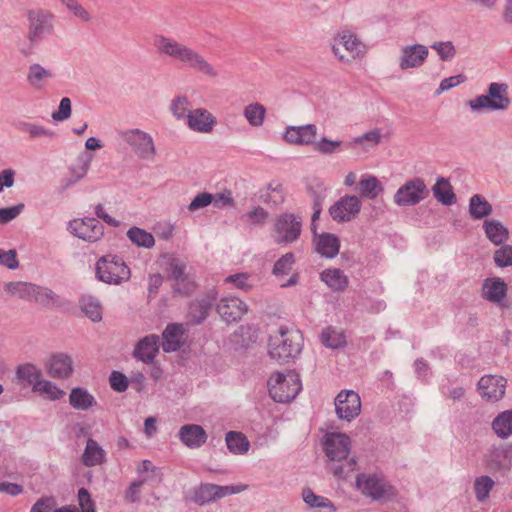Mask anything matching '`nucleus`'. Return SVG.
I'll list each match as a JSON object with an SVG mask.
<instances>
[{
  "label": "nucleus",
  "mask_w": 512,
  "mask_h": 512,
  "mask_svg": "<svg viewBox=\"0 0 512 512\" xmlns=\"http://www.w3.org/2000/svg\"><path fill=\"white\" fill-rule=\"evenodd\" d=\"M162 349L166 353L178 351L184 344V328L182 324H168L162 333Z\"/></svg>",
  "instance_id": "bb28decb"
},
{
  "label": "nucleus",
  "mask_w": 512,
  "mask_h": 512,
  "mask_svg": "<svg viewBox=\"0 0 512 512\" xmlns=\"http://www.w3.org/2000/svg\"><path fill=\"white\" fill-rule=\"evenodd\" d=\"M159 336L151 334L145 336L136 345L133 355L144 363H152L159 351Z\"/></svg>",
  "instance_id": "cd10ccee"
},
{
  "label": "nucleus",
  "mask_w": 512,
  "mask_h": 512,
  "mask_svg": "<svg viewBox=\"0 0 512 512\" xmlns=\"http://www.w3.org/2000/svg\"><path fill=\"white\" fill-rule=\"evenodd\" d=\"M189 105V100L186 96H177L172 100L170 110L177 119H187V114L190 111Z\"/></svg>",
  "instance_id": "052dcab7"
},
{
  "label": "nucleus",
  "mask_w": 512,
  "mask_h": 512,
  "mask_svg": "<svg viewBox=\"0 0 512 512\" xmlns=\"http://www.w3.org/2000/svg\"><path fill=\"white\" fill-rule=\"evenodd\" d=\"M154 45L161 54L169 56L186 67L209 78L218 77V71L196 50L165 36L155 37Z\"/></svg>",
  "instance_id": "f257e3e1"
},
{
  "label": "nucleus",
  "mask_w": 512,
  "mask_h": 512,
  "mask_svg": "<svg viewBox=\"0 0 512 512\" xmlns=\"http://www.w3.org/2000/svg\"><path fill=\"white\" fill-rule=\"evenodd\" d=\"M80 307L85 315L93 322H98L102 319L101 305L95 297L91 295L82 296L80 299Z\"/></svg>",
  "instance_id": "de8ad7c7"
},
{
  "label": "nucleus",
  "mask_w": 512,
  "mask_h": 512,
  "mask_svg": "<svg viewBox=\"0 0 512 512\" xmlns=\"http://www.w3.org/2000/svg\"><path fill=\"white\" fill-rule=\"evenodd\" d=\"M33 392L45 395L49 400L55 401L64 397L65 392L55 383L41 379L32 387Z\"/></svg>",
  "instance_id": "8fccbe9b"
},
{
  "label": "nucleus",
  "mask_w": 512,
  "mask_h": 512,
  "mask_svg": "<svg viewBox=\"0 0 512 512\" xmlns=\"http://www.w3.org/2000/svg\"><path fill=\"white\" fill-rule=\"evenodd\" d=\"M18 129L27 134L31 139L37 138H54L56 136L55 132L36 123L32 122H20L18 124Z\"/></svg>",
  "instance_id": "09e8293b"
},
{
  "label": "nucleus",
  "mask_w": 512,
  "mask_h": 512,
  "mask_svg": "<svg viewBox=\"0 0 512 512\" xmlns=\"http://www.w3.org/2000/svg\"><path fill=\"white\" fill-rule=\"evenodd\" d=\"M52 76L51 72L39 64H33L29 67L27 80L35 88H40L42 82Z\"/></svg>",
  "instance_id": "6e6d98bb"
},
{
  "label": "nucleus",
  "mask_w": 512,
  "mask_h": 512,
  "mask_svg": "<svg viewBox=\"0 0 512 512\" xmlns=\"http://www.w3.org/2000/svg\"><path fill=\"white\" fill-rule=\"evenodd\" d=\"M434 197L445 206H450L455 203L456 196L449 181L443 177L437 179L432 187Z\"/></svg>",
  "instance_id": "4c0bfd02"
},
{
  "label": "nucleus",
  "mask_w": 512,
  "mask_h": 512,
  "mask_svg": "<svg viewBox=\"0 0 512 512\" xmlns=\"http://www.w3.org/2000/svg\"><path fill=\"white\" fill-rule=\"evenodd\" d=\"M179 439L190 449L200 448L207 441V433L197 424L183 425L178 432Z\"/></svg>",
  "instance_id": "a878e982"
},
{
  "label": "nucleus",
  "mask_w": 512,
  "mask_h": 512,
  "mask_svg": "<svg viewBox=\"0 0 512 512\" xmlns=\"http://www.w3.org/2000/svg\"><path fill=\"white\" fill-rule=\"evenodd\" d=\"M382 139L381 129L374 128L363 135L355 137L350 143L349 146L359 145L362 147V150L367 152L370 149L377 147Z\"/></svg>",
  "instance_id": "37998d69"
},
{
  "label": "nucleus",
  "mask_w": 512,
  "mask_h": 512,
  "mask_svg": "<svg viewBox=\"0 0 512 512\" xmlns=\"http://www.w3.org/2000/svg\"><path fill=\"white\" fill-rule=\"evenodd\" d=\"M96 400L87 389L73 388L69 395V404L76 410L86 411L96 405Z\"/></svg>",
  "instance_id": "2f4dec72"
},
{
  "label": "nucleus",
  "mask_w": 512,
  "mask_h": 512,
  "mask_svg": "<svg viewBox=\"0 0 512 512\" xmlns=\"http://www.w3.org/2000/svg\"><path fill=\"white\" fill-rule=\"evenodd\" d=\"M321 343L331 349H339L346 346V336L343 330L335 327H327L320 334Z\"/></svg>",
  "instance_id": "c9c22d12"
},
{
  "label": "nucleus",
  "mask_w": 512,
  "mask_h": 512,
  "mask_svg": "<svg viewBox=\"0 0 512 512\" xmlns=\"http://www.w3.org/2000/svg\"><path fill=\"white\" fill-rule=\"evenodd\" d=\"M92 161V156L89 154H82L78 157L77 165H74L70 168L69 173L72 174L76 180L80 181L83 179L90 167Z\"/></svg>",
  "instance_id": "bf43d9fd"
},
{
  "label": "nucleus",
  "mask_w": 512,
  "mask_h": 512,
  "mask_svg": "<svg viewBox=\"0 0 512 512\" xmlns=\"http://www.w3.org/2000/svg\"><path fill=\"white\" fill-rule=\"evenodd\" d=\"M428 56L429 49L423 44L403 45L399 49L398 66L402 71L417 69L424 65Z\"/></svg>",
  "instance_id": "f8f14e48"
},
{
  "label": "nucleus",
  "mask_w": 512,
  "mask_h": 512,
  "mask_svg": "<svg viewBox=\"0 0 512 512\" xmlns=\"http://www.w3.org/2000/svg\"><path fill=\"white\" fill-rule=\"evenodd\" d=\"M278 244L291 243L298 239L301 232V222L294 214L285 213L278 217L275 223Z\"/></svg>",
  "instance_id": "dca6fc26"
},
{
  "label": "nucleus",
  "mask_w": 512,
  "mask_h": 512,
  "mask_svg": "<svg viewBox=\"0 0 512 512\" xmlns=\"http://www.w3.org/2000/svg\"><path fill=\"white\" fill-rule=\"evenodd\" d=\"M510 104L508 84L498 82L489 84L487 94L479 95L467 103L474 112H481L483 110L504 111Z\"/></svg>",
  "instance_id": "39448f33"
},
{
  "label": "nucleus",
  "mask_w": 512,
  "mask_h": 512,
  "mask_svg": "<svg viewBox=\"0 0 512 512\" xmlns=\"http://www.w3.org/2000/svg\"><path fill=\"white\" fill-rule=\"evenodd\" d=\"M320 276L321 280L333 291H344L348 287L349 279L341 269H326Z\"/></svg>",
  "instance_id": "473e14b6"
},
{
  "label": "nucleus",
  "mask_w": 512,
  "mask_h": 512,
  "mask_svg": "<svg viewBox=\"0 0 512 512\" xmlns=\"http://www.w3.org/2000/svg\"><path fill=\"white\" fill-rule=\"evenodd\" d=\"M493 212L492 205L480 194L473 195L469 200V214L472 219L479 220L488 217Z\"/></svg>",
  "instance_id": "e433bc0d"
},
{
  "label": "nucleus",
  "mask_w": 512,
  "mask_h": 512,
  "mask_svg": "<svg viewBox=\"0 0 512 512\" xmlns=\"http://www.w3.org/2000/svg\"><path fill=\"white\" fill-rule=\"evenodd\" d=\"M105 459V450L99 445V443L96 440L88 438L86 442V447L81 458L84 466L93 467L101 465L105 462Z\"/></svg>",
  "instance_id": "7c9ffc66"
},
{
  "label": "nucleus",
  "mask_w": 512,
  "mask_h": 512,
  "mask_svg": "<svg viewBox=\"0 0 512 512\" xmlns=\"http://www.w3.org/2000/svg\"><path fill=\"white\" fill-rule=\"evenodd\" d=\"M187 125L192 131L210 133L216 125V118L208 110L198 108L187 114Z\"/></svg>",
  "instance_id": "5701e85b"
},
{
  "label": "nucleus",
  "mask_w": 512,
  "mask_h": 512,
  "mask_svg": "<svg viewBox=\"0 0 512 512\" xmlns=\"http://www.w3.org/2000/svg\"><path fill=\"white\" fill-rule=\"evenodd\" d=\"M335 412L339 419L351 422L361 411V399L353 390H344L335 398Z\"/></svg>",
  "instance_id": "ddd939ff"
},
{
  "label": "nucleus",
  "mask_w": 512,
  "mask_h": 512,
  "mask_svg": "<svg viewBox=\"0 0 512 512\" xmlns=\"http://www.w3.org/2000/svg\"><path fill=\"white\" fill-rule=\"evenodd\" d=\"M356 485L363 495L373 501H390L397 495L395 487L383 475L376 473L359 474Z\"/></svg>",
  "instance_id": "0eeeda50"
},
{
  "label": "nucleus",
  "mask_w": 512,
  "mask_h": 512,
  "mask_svg": "<svg viewBox=\"0 0 512 512\" xmlns=\"http://www.w3.org/2000/svg\"><path fill=\"white\" fill-rule=\"evenodd\" d=\"M317 136V127L314 124L302 126H288L283 134L284 140L292 145L313 144Z\"/></svg>",
  "instance_id": "412c9836"
},
{
  "label": "nucleus",
  "mask_w": 512,
  "mask_h": 512,
  "mask_svg": "<svg viewBox=\"0 0 512 512\" xmlns=\"http://www.w3.org/2000/svg\"><path fill=\"white\" fill-rule=\"evenodd\" d=\"M429 195L422 178L415 177L406 181L394 194V203L399 207H411L419 204Z\"/></svg>",
  "instance_id": "9d476101"
},
{
  "label": "nucleus",
  "mask_w": 512,
  "mask_h": 512,
  "mask_svg": "<svg viewBox=\"0 0 512 512\" xmlns=\"http://www.w3.org/2000/svg\"><path fill=\"white\" fill-rule=\"evenodd\" d=\"M247 309L246 303L234 296L222 298L216 306L218 314L227 323L240 320L247 312Z\"/></svg>",
  "instance_id": "aec40b11"
},
{
  "label": "nucleus",
  "mask_w": 512,
  "mask_h": 512,
  "mask_svg": "<svg viewBox=\"0 0 512 512\" xmlns=\"http://www.w3.org/2000/svg\"><path fill=\"white\" fill-rule=\"evenodd\" d=\"M56 506L57 503L54 497L44 496L32 505L30 512H53Z\"/></svg>",
  "instance_id": "774afa93"
},
{
  "label": "nucleus",
  "mask_w": 512,
  "mask_h": 512,
  "mask_svg": "<svg viewBox=\"0 0 512 512\" xmlns=\"http://www.w3.org/2000/svg\"><path fill=\"white\" fill-rule=\"evenodd\" d=\"M228 450L235 455H243L248 452L250 443L247 437L237 431H229L225 436Z\"/></svg>",
  "instance_id": "ea45409f"
},
{
  "label": "nucleus",
  "mask_w": 512,
  "mask_h": 512,
  "mask_svg": "<svg viewBox=\"0 0 512 512\" xmlns=\"http://www.w3.org/2000/svg\"><path fill=\"white\" fill-rule=\"evenodd\" d=\"M340 249L339 238L331 233H323L317 240L316 250L326 258H334Z\"/></svg>",
  "instance_id": "f704fd0d"
},
{
  "label": "nucleus",
  "mask_w": 512,
  "mask_h": 512,
  "mask_svg": "<svg viewBox=\"0 0 512 512\" xmlns=\"http://www.w3.org/2000/svg\"><path fill=\"white\" fill-rule=\"evenodd\" d=\"M18 379L25 381L28 385L35 386V383L41 380V370L33 364H24L18 367L16 371Z\"/></svg>",
  "instance_id": "864d4df0"
},
{
  "label": "nucleus",
  "mask_w": 512,
  "mask_h": 512,
  "mask_svg": "<svg viewBox=\"0 0 512 512\" xmlns=\"http://www.w3.org/2000/svg\"><path fill=\"white\" fill-rule=\"evenodd\" d=\"M304 502L311 508H326L330 512L335 511L334 504L326 497L316 495L310 488H306L302 492Z\"/></svg>",
  "instance_id": "603ef678"
},
{
  "label": "nucleus",
  "mask_w": 512,
  "mask_h": 512,
  "mask_svg": "<svg viewBox=\"0 0 512 512\" xmlns=\"http://www.w3.org/2000/svg\"><path fill=\"white\" fill-rule=\"evenodd\" d=\"M214 200L213 194L208 192H202L197 194L194 199L188 205L190 212H195L199 209L205 208L210 205Z\"/></svg>",
  "instance_id": "338daca9"
},
{
  "label": "nucleus",
  "mask_w": 512,
  "mask_h": 512,
  "mask_svg": "<svg viewBox=\"0 0 512 512\" xmlns=\"http://www.w3.org/2000/svg\"><path fill=\"white\" fill-rule=\"evenodd\" d=\"M294 254L293 253H286L283 256H281L273 267V274L275 276H281V275H287L293 267L294 264Z\"/></svg>",
  "instance_id": "680f3d73"
},
{
  "label": "nucleus",
  "mask_w": 512,
  "mask_h": 512,
  "mask_svg": "<svg viewBox=\"0 0 512 512\" xmlns=\"http://www.w3.org/2000/svg\"><path fill=\"white\" fill-rule=\"evenodd\" d=\"M493 260L497 267L505 268L512 266V245L502 244L493 254Z\"/></svg>",
  "instance_id": "4d7b16f0"
},
{
  "label": "nucleus",
  "mask_w": 512,
  "mask_h": 512,
  "mask_svg": "<svg viewBox=\"0 0 512 512\" xmlns=\"http://www.w3.org/2000/svg\"><path fill=\"white\" fill-rule=\"evenodd\" d=\"M35 287L36 284L17 281L6 283L4 289L11 296H17L20 299L32 302Z\"/></svg>",
  "instance_id": "79ce46f5"
},
{
  "label": "nucleus",
  "mask_w": 512,
  "mask_h": 512,
  "mask_svg": "<svg viewBox=\"0 0 512 512\" xmlns=\"http://www.w3.org/2000/svg\"><path fill=\"white\" fill-rule=\"evenodd\" d=\"M156 472V467L150 460H143L136 467V473L138 475L137 480L130 483V502H135L139 499L137 494V488L142 486L147 481L151 480Z\"/></svg>",
  "instance_id": "c85d7f7f"
},
{
  "label": "nucleus",
  "mask_w": 512,
  "mask_h": 512,
  "mask_svg": "<svg viewBox=\"0 0 512 512\" xmlns=\"http://www.w3.org/2000/svg\"><path fill=\"white\" fill-rule=\"evenodd\" d=\"M187 500L193 502L199 506H203L210 502H214V486L211 483H202L199 486L193 488L190 491V495L187 496Z\"/></svg>",
  "instance_id": "58836bf2"
},
{
  "label": "nucleus",
  "mask_w": 512,
  "mask_h": 512,
  "mask_svg": "<svg viewBox=\"0 0 512 512\" xmlns=\"http://www.w3.org/2000/svg\"><path fill=\"white\" fill-rule=\"evenodd\" d=\"M217 295V291L212 288L207 291L206 294L196 298L190 303L188 315L193 324H200L208 317L217 299Z\"/></svg>",
  "instance_id": "6ab92c4d"
},
{
  "label": "nucleus",
  "mask_w": 512,
  "mask_h": 512,
  "mask_svg": "<svg viewBox=\"0 0 512 512\" xmlns=\"http://www.w3.org/2000/svg\"><path fill=\"white\" fill-rule=\"evenodd\" d=\"M243 116L252 127H260L266 117V108L258 102L248 104L243 109Z\"/></svg>",
  "instance_id": "49530a36"
},
{
  "label": "nucleus",
  "mask_w": 512,
  "mask_h": 512,
  "mask_svg": "<svg viewBox=\"0 0 512 512\" xmlns=\"http://www.w3.org/2000/svg\"><path fill=\"white\" fill-rule=\"evenodd\" d=\"M357 189L360 196L367 199H375L383 192V186L375 176L362 177L358 182Z\"/></svg>",
  "instance_id": "a19ab883"
},
{
  "label": "nucleus",
  "mask_w": 512,
  "mask_h": 512,
  "mask_svg": "<svg viewBox=\"0 0 512 512\" xmlns=\"http://www.w3.org/2000/svg\"><path fill=\"white\" fill-rule=\"evenodd\" d=\"M130 241L139 247L152 248L155 244L153 235L138 227L130 228Z\"/></svg>",
  "instance_id": "5fc2aeb1"
},
{
  "label": "nucleus",
  "mask_w": 512,
  "mask_h": 512,
  "mask_svg": "<svg viewBox=\"0 0 512 512\" xmlns=\"http://www.w3.org/2000/svg\"><path fill=\"white\" fill-rule=\"evenodd\" d=\"M483 230L489 241L496 246L506 243L510 237L508 228L497 219L485 220L483 222Z\"/></svg>",
  "instance_id": "c756f323"
},
{
  "label": "nucleus",
  "mask_w": 512,
  "mask_h": 512,
  "mask_svg": "<svg viewBox=\"0 0 512 512\" xmlns=\"http://www.w3.org/2000/svg\"><path fill=\"white\" fill-rule=\"evenodd\" d=\"M512 449L507 446L493 447L486 456V463L493 471H507L512 464Z\"/></svg>",
  "instance_id": "393cba45"
},
{
  "label": "nucleus",
  "mask_w": 512,
  "mask_h": 512,
  "mask_svg": "<svg viewBox=\"0 0 512 512\" xmlns=\"http://www.w3.org/2000/svg\"><path fill=\"white\" fill-rule=\"evenodd\" d=\"M492 428L498 437L505 439L512 435V410L500 413L492 422Z\"/></svg>",
  "instance_id": "a18cd8bd"
},
{
  "label": "nucleus",
  "mask_w": 512,
  "mask_h": 512,
  "mask_svg": "<svg viewBox=\"0 0 512 512\" xmlns=\"http://www.w3.org/2000/svg\"><path fill=\"white\" fill-rule=\"evenodd\" d=\"M495 485L494 480L487 475L477 477L474 481L475 497L478 502L483 503L489 498V494Z\"/></svg>",
  "instance_id": "3c124183"
},
{
  "label": "nucleus",
  "mask_w": 512,
  "mask_h": 512,
  "mask_svg": "<svg viewBox=\"0 0 512 512\" xmlns=\"http://www.w3.org/2000/svg\"><path fill=\"white\" fill-rule=\"evenodd\" d=\"M33 302L43 307H61L65 305L64 300L47 287L36 285L33 294Z\"/></svg>",
  "instance_id": "72a5a7b5"
},
{
  "label": "nucleus",
  "mask_w": 512,
  "mask_h": 512,
  "mask_svg": "<svg viewBox=\"0 0 512 512\" xmlns=\"http://www.w3.org/2000/svg\"><path fill=\"white\" fill-rule=\"evenodd\" d=\"M130 149L140 160L153 162L156 148L152 137L141 130H130Z\"/></svg>",
  "instance_id": "2eb2a0df"
},
{
  "label": "nucleus",
  "mask_w": 512,
  "mask_h": 512,
  "mask_svg": "<svg viewBox=\"0 0 512 512\" xmlns=\"http://www.w3.org/2000/svg\"><path fill=\"white\" fill-rule=\"evenodd\" d=\"M331 48L335 57L344 63H351L366 53L365 44L350 30L337 33L332 40Z\"/></svg>",
  "instance_id": "6e6552de"
},
{
  "label": "nucleus",
  "mask_w": 512,
  "mask_h": 512,
  "mask_svg": "<svg viewBox=\"0 0 512 512\" xmlns=\"http://www.w3.org/2000/svg\"><path fill=\"white\" fill-rule=\"evenodd\" d=\"M361 210V201L355 195H345L329 209L332 219L338 223L349 222L357 217Z\"/></svg>",
  "instance_id": "4468645a"
},
{
  "label": "nucleus",
  "mask_w": 512,
  "mask_h": 512,
  "mask_svg": "<svg viewBox=\"0 0 512 512\" xmlns=\"http://www.w3.org/2000/svg\"><path fill=\"white\" fill-rule=\"evenodd\" d=\"M508 287L500 277L486 278L482 284V297L498 305H502L507 297Z\"/></svg>",
  "instance_id": "4be33fe9"
},
{
  "label": "nucleus",
  "mask_w": 512,
  "mask_h": 512,
  "mask_svg": "<svg viewBox=\"0 0 512 512\" xmlns=\"http://www.w3.org/2000/svg\"><path fill=\"white\" fill-rule=\"evenodd\" d=\"M301 388L299 375L292 371L286 374L276 372L268 380L269 394L274 401L279 403L293 400Z\"/></svg>",
  "instance_id": "423d86ee"
},
{
  "label": "nucleus",
  "mask_w": 512,
  "mask_h": 512,
  "mask_svg": "<svg viewBox=\"0 0 512 512\" xmlns=\"http://www.w3.org/2000/svg\"><path fill=\"white\" fill-rule=\"evenodd\" d=\"M506 384L507 380L502 376L485 375L478 381L477 388L483 399L497 402L504 396Z\"/></svg>",
  "instance_id": "f3484780"
},
{
  "label": "nucleus",
  "mask_w": 512,
  "mask_h": 512,
  "mask_svg": "<svg viewBox=\"0 0 512 512\" xmlns=\"http://www.w3.org/2000/svg\"><path fill=\"white\" fill-rule=\"evenodd\" d=\"M342 146V141L340 140H331L327 137H322L319 141H314L313 149L324 155H331L340 150Z\"/></svg>",
  "instance_id": "13d9d810"
},
{
  "label": "nucleus",
  "mask_w": 512,
  "mask_h": 512,
  "mask_svg": "<svg viewBox=\"0 0 512 512\" xmlns=\"http://www.w3.org/2000/svg\"><path fill=\"white\" fill-rule=\"evenodd\" d=\"M161 259L167 278L172 281L173 292L179 295L193 293L197 284L195 279L187 272L186 261L173 254H164Z\"/></svg>",
  "instance_id": "20e7f679"
},
{
  "label": "nucleus",
  "mask_w": 512,
  "mask_h": 512,
  "mask_svg": "<svg viewBox=\"0 0 512 512\" xmlns=\"http://www.w3.org/2000/svg\"><path fill=\"white\" fill-rule=\"evenodd\" d=\"M431 48L438 53L442 61H450L456 55V48L451 41L434 42Z\"/></svg>",
  "instance_id": "e2e57ef3"
},
{
  "label": "nucleus",
  "mask_w": 512,
  "mask_h": 512,
  "mask_svg": "<svg viewBox=\"0 0 512 512\" xmlns=\"http://www.w3.org/2000/svg\"><path fill=\"white\" fill-rule=\"evenodd\" d=\"M269 355L279 362H288L297 357L303 347V337L300 331L280 327L269 338Z\"/></svg>",
  "instance_id": "7ed1b4c3"
},
{
  "label": "nucleus",
  "mask_w": 512,
  "mask_h": 512,
  "mask_svg": "<svg viewBox=\"0 0 512 512\" xmlns=\"http://www.w3.org/2000/svg\"><path fill=\"white\" fill-rule=\"evenodd\" d=\"M128 274L125 261L117 255L102 256L96 264V276L100 281L119 284Z\"/></svg>",
  "instance_id": "9b49d317"
},
{
  "label": "nucleus",
  "mask_w": 512,
  "mask_h": 512,
  "mask_svg": "<svg viewBox=\"0 0 512 512\" xmlns=\"http://www.w3.org/2000/svg\"><path fill=\"white\" fill-rule=\"evenodd\" d=\"M47 370L52 378L67 379L73 373L72 358L65 353L54 354L49 359Z\"/></svg>",
  "instance_id": "b1692460"
},
{
  "label": "nucleus",
  "mask_w": 512,
  "mask_h": 512,
  "mask_svg": "<svg viewBox=\"0 0 512 512\" xmlns=\"http://www.w3.org/2000/svg\"><path fill=\"white\" fill-rule=\"evenodd\" d=\"M71 233L88 242L100 240L104 234L103 226L95 218L76 219L69 224Z\"/></svg>",
  "instance_id": "a211bd4d"
},
{
  "label": "nucleus",
  "mask_w": 512,
  "mask_h": 512,
  "mask_svg": "<svg viewBox=\"0 0 512 512\" xmlns=\"http://www.w3.org/2000/svg\"><path fill=\"white\" fill-rule=\"evenodd\" d=\"M27 39L31 45L40 43L53 33L54 15L43 9H33L27 12Z\"/></svg>",
  "instance_id": "1a4fd4ad"
},
{
  "label": "nucleus",
  "mask_w": 512,
  "mask_h": 512,
  "mask_svg": "<svg viewBox=\"0 0 512 512\" xmlns=\"http://www.w3.org/2000/svg\"><path fill=\"white\" fill-rule=\"evenodd\" d=\"M324 439V451L330 461L329 470L335 477L345 479L357 466L355 457H348L351 448L349 436L344 433H327Z\"/></svg>",
  "instance_id": "f03ea898"
},
{
  "label": "nucleus",
  "mask_w": 512,
  "mask_h": 512,
  "mask_svg": "<svg viewBox=\"0 0 512 512\" xmlns=\"http://www.w3.org/2000/svg\"><path fill=\"white\" fill-rule=\"evenodd\" d=\"M71 113V100L68 97H64L60 100L58 110L53 112L51 117L56 122H62L69 119Z\"/></svg>",
  "instance_id": "69168bd1"
},
{
  "label": "nucleus",
  "mask_w": 512,
  "mask_h": 512,
  "mask_svg": "<svg viewBox=\"0 0 512 512\" xmlns=\"http://www.w3.org/2000/svg\"><path fill=\"white\" fill-rule=\"evenodd\" d=\"M250 279L251 276L248 273H237L226 277L224 282L231 283L240 290L249 291L253 287V284Z\"/></svg>",
  "instance_id": "0e129e2a"
},
{
  "label": "nucleus",
  "mask_w": 512,
  "mask_h": 512,
  "mask_svg": "<svg viewBox=\"0 0 512 512\" xmlns=\"http://www.w3.org/2000/svg\"><path fill=\"white\" fill-rule=\"evenodd\" d=\"M262 201L266 204L278 206L285 200L283 185L278 181H271L267 184L266 191L260 195Z\"/></svg>",
  "instance_id": "c03bdc74"
}]
</instances>
